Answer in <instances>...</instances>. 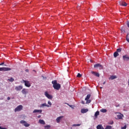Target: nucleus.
<instances>
[{"mask_svg": "<svg viewBox=\"0 0 129 129\" xmlns=\"http://www.w3.org/2000/svg\"><path fill=\"white\" fill-rule=\"evenodd\" d=\"M44 95L46 96V97H47L48 99H52V98H53V96H52V95L49 94L48 93V92H45Z\"/></svg>", "mask_w": 129, "mask_h": 129, "instance_id": "nucleus-6", "label": "nucleus"}, {"mask_svg": "<svg viewBox=\"0 0 129 129\" xmlns=\"http://www.w3.org/2000/svg\"><path fill=\"white\" fill-rule=\"evenodd\" d=\"M81 124H74L72 126H80Z\"/></svg>", "mask_w": 129, "mask_h": 129, "instance_id": "nucleus-28", "label": "nucleus"}, {"mask_svg": "<svg viewBox=\"0 0 129 129\" xmlns=\"http://www.w3.org/2000/svg\"><path fill=\"white\" fill-rule=\"evenodd\" d=\"M2 129H7V128H6V127H2Z\"/></svg>", "mask_w": 129, "mask_h": 129, "instance_id": "nucleus-44", "label": "nucleus"}, {"mask_svg": "<svg viewBox=\"0 0 129 129\" xmlns=\"http://www.w3.org/2000/svg\"><path fill=\"white\" fill-rule=\"evenodd\" d=\"M78 9H79V7H78Z\"/></svg>", "mask_w": 129, "mask_h": 129, "instance_id": "nucleus-47", "label": "nucleus"}, {"mask_svg": "<svg viewBox=\"0 0 129 129\" xmlns=\"http://www.w3.org/2000/svg\"><path fill=\"white\" fill-rule=\"evenodd\" d=\"M117 117L118 119H122V115H117Z\"/></svg>", "mask_w": 129, "mask_h": 129, "instance_id": "nucleus-25", "label": "nucleus"}, {"mask_svg": "<svg viewBox=\"0 0 129 129\" xmlns=\"http://www.w3.org/2000/svg\"><path fill=\"white\" fill-rule=\"evenodd\" d=\"M50 128H51V125H50L44 126V129H50Z\"/></svg>", "mask_w": 129, "mask_h": 129, "instance_id": "nucleus-22", "label": "nucleus"}, {"mask_svg": "<svg viewBox=\"0 0 129 129\" xmlns=\"http://www.w3.org/2000/svg\"><path fill=\"white\" fill-rule=\"evenodd\" d=\"M105 83H106V82H104L103 83V85H104L105 84Z\"/></svg>", "mask_w": 129, "mask_h": 129, "instance_id": "nucleus-42", "label": "nucleus"}, {"mask_svg": "<svg viewBox=\"0 0 129 129\" xmlns=\"http://www.w3.org/2000/svg\"><path fill=\"white\" fill-rule=\"evenodd\" d=\"M39 122L40 123V124H45V121L44 120L40 119L39 120Z\"/></svg>", "mask_w": 129, "mask_h": 129, "instance_id": "nucleus-17", "label": "nucleus"}, {"mask_svg": "<svg viewBox=\"0 0 129 129\" xmlns=\"http://www.w3.org/2000/svg\"><path fill=\"white\" fill-rule=\"evenodd\" d=\"M22 109H23V105H20L15 109V112H17L18 111H21V110H22Z\"/></svg>", "mask_w": 129, "mask_h": 129, "instance_id": "nucleus-2", "label": "nucleus"}, {"mask_svg": "<svg viewBox=\"0 0 129 129\" xmlns=\"http://www.w3.org/2000/svg\"><path fill=\"white\" fill-rule=\"evenodd\" d=\"M100 88H102V87H101Z\"/></svg>", "mask_w": 129, "mask_h": 129, "instance_id": "nucleus-48", "label": "nucleus"}, {"mask_svg": "<svg viewBox=\"0 0 129 129\" xmlns=\"http://www.w3.org/2000/svg\"><path fill=\"white\" fill-rule=\"evenodd\" d=\"M9 81H10V82H14L15 81V80L13 78H11L10 79H8Z\"/></svg>", "mask_w": 129, "mask_h": 129, "instance_id": "nucleus-26", "label": "nucleus"}, {"mask_svg": "<svg viewBox=\"0 0 129 129\" xmlns=\"http://www.w3.org/2000/svg\"><path fill=\"white\" fill-rule=\"evenodd\" d=\"M25 71H26V72H29V70H28V69H26V70H25Z\"/></svg>", "mask_w": 129, "mask_h": 129, "instance_id": "nucleus-40", "label": "nucleus"}, {"mask_svg": "<svg viewBox=\"0 0 129 129\" xmlns=\"http://www.w3.org/2000/svg\"><path fill=\"white\" fill-rule=\"evenodd\" d=\"M121 32H122V33H125V31H124V28L122 27L121 28Z\"/></svg>", "mask_w": 129, "mask_h": 129, "instance_id": "nucleus-30", "label": "nucleus"}, {"mask_svg": "<svg viewBox=\"0 0 129 129\" xmlns=\"http://www.w3.org/2000/svg\"><path fill=\"white\" fill-rule=\"evenodd\" d=\"M3 127L2 126H0V129H2Z\"/></svg>", "mask_w": 129, "mask_h": 129, "instance_id": "nucleus-45", "label": "nucleus"}, {"mask_svg": "<svg viewBox=\"0 0 129 129\" xmlns=\"http://www.w3.org/2000/svg\"><path fill=\"white\" fill-rule=\"evenodd\" d=\"M112 127L110 125H107L105 129H111Z\"/></svg>", "mask_w": 129, "mask_h": 129, "instance_id": "nucleus-29", "label": "nucleus"}, {"mask_svg": "<svg viewBox=\"0 0 129 129\" xmlns=\"http://www.w3.org/2000/svg\"><path fill=\"white\" fill-rule=\"evenodd\" d=\"M38 118H40V117H41V115H38Z\"/></svg>", "mask_w": 129, "mask_h": 129, "instance_id": "nucleus-43", "label": "nucleus"}, {"mask_svg": "<svg viewBox=\"0 0 129 129\" xmlns=\"http://www.w3.org/2000/svg\"><path fill=\"white\" fill-rule=\"evenodd\" d=\"M116 76H110L109 79H111V80H113V79H116Z\"/></svg>", "mask_w": 129, "mask_h": 129, "instance_id": "nucleus-16", "label": "nucleus"}, {"mask_svg": "<svg viewBox=\"0 0 129 129\" xmlns=\"http://www.w3.org/2000/svg\"><path fill=\"white\" fill-rule=\"evenodd\" d=\"M120 6H122V7H126L127 6V4L123 1H120L119 2Z\"/></svg>", "mask_w": 129, "mask_h": 129, "instance_id": "nucleus-11", "label": "nucleus"}, {"mask_svg": "<svg viewBox=\"0 0 129 129\" xmlns=\"http://www.w3.org/2000/svg\"><path fill=\"white\" fill-rule=\"evenodd\" d=\"M86 100V104H88V103H90V102H91V100Z\"/></svg>", "mask_w": 129, "mask_h": 129, "instance_id": "nucleus-33", "label": "nucleus"}, {"mask_svg": "<svg viewBox=\"0 0 129 129\" xmlns=\"http://www.w3.org/2000/svg\"><path fill=\"white\" fill-rule=\"evenodd\" d=\"M22 93L23 94H25V95H26V94H27V93H28V89H23L22 90Z\"/></svg>", "mask_w": 129, "mask_h": 129, "instance_id": "nucleus-12", "label": "nucleus"}, {"mask_svg": "<svg viewBox=\"0 0 129 129\" xmlns=\"http://www.w3.org/2000/svg\"><path fill=\"white\" fill-rule=\"evenodd\" d=\"M121 129H126V125H125L124 126L121 127Z\"/></svg>", "mask_w": 129, "mask_h": 129, "instance_id": "nucleus-35", "label": "nucleus"}, {"mask_svg": "<svg viewBox=\"0 0 129 129\" xmlns=\"http://www.w3.org/2000/svg\"><path fill=\"white\" fill-rule=\"evenodd\" d=\"M36 112H40V113H41L42 112V110H37V109H35L33 111V113H36Z\"/></svg>", "mask_w": 129, "mask_h": 129, "instance_id": "nucleus-19", "label": "nucleus"}, {"mask_svg": "<svg viewBox=\"0 0 129 129\" xmlns=\"http://www.w3.org/2000/svg\"><path fill=\"white\" fill-rule=\"evenodd\" d=\"M24 82L25 83V86H26V87H31V84L30 83V82L28 81H24Z\"/></svg>", "mask_w": 129, "mask_h": 129, "instance_id": "nucleus-10", "label": "nucleus"}, {"mask_svg": "<svg viewBox=\"0 0 129 129\" xmlns=\"http://www.w3.org/2000/svg\"><path fill=\"white\" fill-rule=\"evenodd\" d=\"M82 104H85L84 101H82Z\"/></svg>", "mask_w": 129, "mask_h": 129, "instance_id": "nucleus-38", "label": "nucleus"}, {"mask_svg": "<svg viewBox=\"0 0 129 129\" xmlns=\"http://www.w3.org/2000/svg\"><path fill=\"white\" fill-rule=\"evenodd\" d=\"M94 68H99L100 69V70H101V69H103V67L102 66V65L99 64V63H97L94 66Z\"/></svg>", "mask_w": 129, "mask_h": 129, "instance_id": "nucleus-5", "label": "nucleus"}, {"mask_svg": "<svg viewBox=\"0 0 129 129\" xmlns=\"http://www.w3.org/2000/svg\"><path fill=\"white\" fill-rule=\"evenodd\" d=\"M87 111H88V109H82L81 110L82 113H86Z\"/></svg>", "mask_w": 129, "mask_h": 129, "instance_id": "nucleus-14", "label": "nucleus"}, {"mask_svg": "<svg viewBox=\"0 0 129 129\" xmlns=\"http://www.w3.org/2000/svg\"><path fill=\"white\" fill-rule=\"evenodd\" d=\"M11 70H12V69L10 68H5V67H3V68H0V71H11Z\"/></svg>", "mask_w": 129, "mask_h": 129, "instance_id": "nucleus-4", "label": "nucleus"}, {"mask_svg": "<svg viewBox=\"0 0 129 129\" xmlns=\"http://www.w3.org/2000/svg\"><path fill=\"white\" fill-rule=\"evenodd\" d=\"M97 129H104L102 126V125H98L97 126Z\"/></svg>", "mask_w": 129, "mask_h": 129, "instance_id": "nucleus-21", "label": "nucleus"}, {"mask_svg": "<svg viewBox=\"0 0 129 129\" xmlns=\"http://www.w3.org/2000/svg\"><path fill=\"white\" fill-rule=\"evenodd\" d=\"M15 89L17 91H20L22 90V89H23V86H16V87H15Z\"/></svg>", "mask_w": 129, "mask_h": 129, "instance_id": "nucleus-9", "label": "nucleus"}, {"mask_svg": "<svg viewBox=\"0 0 129 129\" xmlns=\"http://www.w3.org/2000/svg\"><path fill=\"white\" fill-rule=\"evenodd\" d=\"M119 54H118V52H117L116 51H115L114 54H113V56L115 58H116V57H117V56H119Z\"/></svg>", "mask_w": 129, "mask_h": 129, "instance_id": "nucleus-20", "label": "nucleus"}, {"mask_svg": "<svg viewBox=\"0 0 129 129\" xmlns=\"http://www.w3.org/2000/svg\"><path fill=\"white\" fill-rule=\"evenodd\" d=\"M4 64H5V62H2L0 63V66H2V65H4Z\"/></svg>", "mask_w": 129, "mask_h": 129, "instance_id": "nucleus-37", "label": "nucleus"}, {"mask_svg": "<svg viewBox=\"0 0 129 129\" xmlns=\"http://www.w3.org/2000/svg\"><path fill=\"white\" fill-rule=\"evenodd\" d=\"M43 106H46V107H50V105H47L46 103H43L40 105V107H43Z\"/></svg>", "mask_w": 129, "mask_h": 129, "instance_id": "nucleus-15", "label": "nucleus"}, {"mask_svg": "<svg viewBox=\"0 0 129 129\" xmlns=\"http://www.w3.org/2000/svg\"><path fill=\"white\" fill-rule=\"evenodd\" d=\"M123 61H129V56L127 54H125L122 56Z\"/></svg>", "mask_w": 129, "mask_h": 129, "instance_id": "nucleus-7", "label": "nucleus"}, {"mask_svg": "<svg viewBox=\"0 0 129 129\" xmlns=\"http://www.w3.org/2000/svg\"><path fill=\"white\" fill-rule=\"evenodd\" d=\"M63 116H60L59 117H58L56 120V122H57V123H59V122H60V120H61V118H63Z\"/></svg>", "mask_w": 129, "mask_h": 129, "instance_id": "nucleus-13", "label": "nucleus"}, {"mask_svg": "<svg viewBox=\"0 0 129 129\" xmlns=\"http://www.w3.org/2000/svg\"><path fill=\"white\" fill-rule=\"evenodd\" d=\"M91 97V94H88L86 97L85 98V100H88V99H89Z\"/></svg>", "mask_w": 129, "mask_h": 129, "instance_id": "nucleus-18", "label": "nucleus"}, {"mask_svg": "<svg viewBox=\"0 0 129 129\" xmlns=\"http://www.w3.org/2000/svg\"><path fill=\"white\" fill-rule=\"evenodd\" d=\"M101 112L105 113L106 111H107V110L106 109H102L100 110Z\"/></svg>", "mask_w": 129, "mask_h": 129, "instance_id": "nucleus-24", "label": "nucleus"}, {"mask_svg": "<svg viewBox=\"0 0 129 129\" xmlns=\"http://www.w3.org/2000/svg\"><path fill=\"white\" fill-rule=\"evenodd\" d=\"M126 24H127V26L128 28H129V22L128 21L127 22Z\"/></svg>", "mask_w": 129, "mask_h": 129, "instance_id": "nucleus-36", "label": "nucleus"}, {"mask_svg": "<svg viewBox=\"0 0 129 129\" xmlns=\"http://www.w3.org/2000/svg\"><path fill=\"white\" fill-rule=\"evenodd\" d=\"M48 104H49L50 107H51V106L52 105V103H51V101H48Z\"/></svg>", "mask_w": 129, "mask_h": 129, "instance_id": "nucleus-34", "label": "nucleus"}, {"mask_svg": "<svg viewBox=\"0 0 129 129\" xmlns=\"http://www.w3.org/2000/svg\"><path fill=\"white\" fill-rule=\"evenodd\" d=\"M52 84H53L52 86L54 89H55L56 90H59V89L61 88V85H60V84H57V81H52Z\"/></svg>", "mask_w": 129, "mask_h": 129, "instance_id": "nucleus-1", "label": "nucleus"}, {"mask_svg": "<svg viewBox=\"0 0 129 129\" xmlns=\"http://www.w3.org/2000/svg\"><path fill=\"white\" fill-rule=\"evenodd\" d=\"M91 73L93 74V75H94V76H96V77H100V75H99V73H96L94 71H91Z\"/></svg>", "mask_w": 129, "mask_h": 129, "instance_id": "nucleus-8", "label": "nucleus"}, {"mask_svg": "<svg viewBox=\"0 0 129 129\" xmlns=\"http://www.w3.org/2000/svg\"><path fill=\"white\" fill-rule=\"evenodd\" d=\"M117 53H120L121 52V48H118L116 51Z\"/></svg>", "mask_w": 129, "mask_h": 129, "instance_id": "nucleus-27", "label": "nucleus"}, {"mask_svg": "<svg viewBox=\"0 0 129 129\" xmlns=\"http://www.w3.org/2000/svg\"><path fill=\"white\" fill-rule=\"evenodd\" d=\"M7 99H8V100H10L11 98H10V97H8Z\"/></svg>", "mask_w": 129, "mask_h": 129, "instance_id": "nucleus-39", "label": "nucleus"}, {"mask_svg": "<svg viewBox=\"0 0 129 129\" xmlns=\"http://www.w3.org/2000/svg\"><path fill=\"white\" fill-rule=\"evenodd\" d=\"M20 123L23 124V125H24V126H25L26 127H28V126H30V124L28 123L27 121L25 120H21Z\"/></svg>", "mask_w": 129, "mask_h": 129, "instance_id": "nucleus-3", "label": "nucleus"}, {"mask_svg": "<svg viewBox=\"0 0 129 129\" xmlns=\"http://www.w3.org/2000/svg\"><path fill=\"white\" fill-rule=\"evenodd\" d=\"M110 124H113V121H112V122L110 123Z\"/></svg>", "mask_w": 129, "mask_h": 129, "instance_id": "nucleus-41", "label": "nucleus"}, {"mask_svg": "<svg viewBox=\"0 0 129 129\" xmlns=\"http://www.w3.org/2000/svg\"><path fill=\"white\" fill-rule=\"evenodd\" d=\"M3 127L2 126H0V129H2Z\"/></svg>", "mask_w": 129, "mask_h": 129, "instance_id": "nucleus-46", "label": "nucleus"}, {"mask_svg": "<svg viewBox=\"0 0 129 129\" xmlns=\"http://www.w3.org/2000/svg\"><path fill=\"white\" fill-rule=\"evenodd\" d=\"M98 115H99V111H97L95 113V117H97V116H98Z\"/></svg>", "mask_w": 129, "mask_h": 129, "instance_id": "nucleus-23", "label": "nucleus"}, {"mask_svg": "<svg viewBox=\"0 0 129 129\" xmlns=\"http://www.w3.org/2000/svg\"><path fill=\"white\" fill-rule=\"evenodd\" d=\"M126 40L128 43H129V37H128V33L127 34Z\"/></svg>", "mask_w": 129, "mask_h": 129, "instance_id": "nucleus-31", "label": "nucleus"}, {"mask_svg": "<svg viewBox=\"0 0 129 129\" xmlns=\"http://www.w3.org/2000/svg\"><path fill=\"white\" fill-rule=\"evenodd\" d=\"M82 75L80 74V73H78L77 76V77H78L79 78H80V77H82Z\"/></svg>", "mask_w": 129, "mask_h": 129, "instance_id": "nucleus-32", "label": "nucleus"}]
</instances>
